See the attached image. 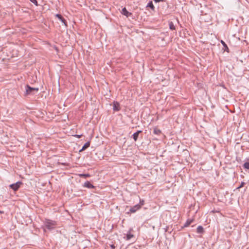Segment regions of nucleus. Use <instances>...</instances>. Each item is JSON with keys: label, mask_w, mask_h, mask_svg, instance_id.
<instances>
[{"label": "nucleus", "mask_w": 249, "mask_h": 249, "mask_svg": "<svg viewBox=\"0 0 249 249\" xmlns=\"http://www.w3.org/2000/svg\"><path fill=\"white\" fill-rule=\"evenodd\" d=\"M56 225V223L55 221L50 219H46L44 222V227L49 230L54 229Z\"/></svg>", "instance_id": "1"}, {"label": "nucleus", "mask_w": 249, "mask_h": 249, "mask_svg": "<svg viewBox=\"0 0 249 249\" xmlns=\"http://www.w3.org/2000/svg\"><path fill=\"white\" fill-rule=\"evenodd\" d=\"M25 95H33L36 93L38 90V88H32L28 85L25 86Z\"/></svg>", "instance_id": "2"}, {"label": "nucleus", "mask_w": 249, "mask_h": 249, "mask_svg": "<svg viewBox=\"0 0 249 249\" xmlns=\"http://www.w3.org/2000/svg\"><path fill=\"white\" fill-rule=\"evenodd\" d=\"M22 184V182L18 181L15 183L10 184L9 187L11 189H12L14 191H17L20 188V187Z\"/></svg>", "instance_id": "3"}, {"label": "nucleus", "mask_w": 249, "mask_h": 249, "mask_svg": "<svg viewBox=\"0 0 249 249\" xmlns=\"http://www.w3.org/2000/svg\"><path fill=\"white\" fill-rule=\"evenodd\" d=\"M143 205V203L142 204V205L140 204H136L135 206L132 207L130 208L129 210V212L131 213H134L137 211L139 210L141 208V206Z\"/></svg>", "instance_id": "4"}, {"label": "nucleus", "mask_w": 249, "mask_h": 249, "mask_svg": "<svg viewBox=\"0 0 249 249\" xmlns=\"http://www.w3.org/2000/svg\"><path fill=\"white\" fill-rule=\"evenodd\" d=\"M121 13L127 18L129 17H130L132 15V14L131 13L128 12L127 10V9L125 7H124L122 9Z\"/></svg>", "instance_id": "5"}, {"label": "nucleus", "mask_w": 249, "mask_h": 249, "mask_svg": "<svg viewBox=\"0 0 249 249\" xmlns=\"http://www.w3.org/2000/svg\"><path fill=\"white\" fill-rule=\"evenodd\" d=\"M56 17L62 22V23L65 26H67V23L66 19L60 14H56Z\"/></svg>", "instance_id": "6"}, {"label": "nucleus", "mask_w": 249, "mask_h": 249, "mask_svg": "<svg viewBox=\"0 0 249 249\" xmlns=\"http://www.w3.org/2000/svg\"><path fill=\"white\" fill-rule=\"evenodd\" d=\"M113 110L115 111H118L120 110V104L118 102H113Z\"/></svg>", "instance_id": "7"}, {"label": "nucleus", "mask_w": 249, "mask_h": 249, "mask_svg": "<svg viewBox=\"0 0 249 249\" xmlns=\"http://www.w3.org/2000/svg\"><path fill=\"white\" fill-rule=\"evenodd\" d=\"M131 230L130 229L126 234H124L125 236L124 237L126 240H129L131 239L133 236V234L131 233Z\"/></svg>", "instance_id": "8"}, {"label": "nucleus", "mask_w": 249, "mask_h": 249, "mask_svg": "<svg viewBox=\"0 0 249 249\" xmlns=\"http://www.w3.org/2000/svg\"><path fill=\"white\" fill-rule=\"evenodd\" d=\"M142 132V131H141V130H138L137 132L134 133L132 135V137L133 138V139H134V140L135 142L137 141L138 137H139V135L140 134V133H141Z\"/></svg>", "instance_id": "9"}, {"label": "nucleus", "mask_w": 249, "mask_h": 249, "mask_svg": "<svg viewBox=\"0 0 249 249\" xmlns=\"http://www.w3.org/2000/svg\"><path fill=\"white\" fill-rule=\"evenodd\" d=\"M84 187H86L89 189L94 188L95 187L89 181H87L84 183L83 185Z\"/></svg>", "instance_id": "10"}, {"label": "nucleus", "mask_w": 249, "mask_h": 249, "mask_svg": "<svg viewBox=\"0 0 249 249\" xmlns=\"http://www.w3.org/2000/svg\"><path fill=\"white\" fill-rule=\"evenodd\" d=\"M90 146V142H88L85 143V144L82 146V148L80 150V152L85 150L87 148H88Z\"/></svg>", "instance_id": "11"}, {"label": "nucleus", "mask_w": 249, "mask_h": 249, "mask_svg": "<svg viewBox=\"0 0 249 249\" xmlns=\"http://www.w3.org/2000/svg\"><path fill=\"white\" fill-rule=\"evenodd\" d=\"M221 43L223 45V47H224V51H226L227 52H229V48L228 47V46L226 44V43L224 41H223V40L221 41Z\"/></svg>", "instance_id": "12"}, {"label": "nucleus", "mask_w": 249, "mask_h": 249, "mask_svg": "<svg viewBox=\"0 0 249 249\" xmlns=\"http://www.w3.org/2000/svg\"><path fill=\"white\" fill-rule=\"evenodd\" d=\"M146 7L151 8L153 10L155 9L152 1H149L147 3Z\"/></svg>", "instance_id": "13"}, {"label": "nucleus", "mask_w": 249, "mask_h": 249, "mask_svg": "<svg viewBox=\"0 0 249 249\" xmlns=\"http://www.w3.org/2000/svg\"><path fill=\"white\" fill-rule=\"evenodd\" d=\"M193 222V219H188L183 225V227H187L189 226Z\"/></svg>", "instance_id": "14"}, {"label": "nucleus", "mask_w": 249, "mask_h": 249, "mask_svg": "<svg viewBox=\"0 0 249 249\" xmlns=\"http://www.w3.org/2000/svg\"><path fill=\"white\" fill-rule=\"evenodd\" d=\"M204 232V229L202 226H199L197 228V232L198 233H202Z\"/></svg>", "instance_id": "15"}, {"label": "nucleus", "mask_w": 249, "mask_h": 249, "mask_svg": "<svg viewBox=\"0 0 249 249\" xmlns=\"http://www.w3.org/2000/svg\"><path fill=\"white\" fill-rule=\"evenodd\" d=\"M169 28L170 30H176V27L174 25V23L172 21H170L169 22Z\"/></svg>", "instance_id": "16"}, {"label": "nucleus", "mask_w": 249, "mask_h": 249, "mask_svg": "<svg viewBox=\"0 0 249 249\" xmlns=\"http://www.w3.org/2000/svg\"><path fill=\"white\" fill-rule=\"evenodd\" d=\"M153 133L156 135H160L161 133V131L158 128L155 127L154 128Z\"/></svg>", "instance_id": "17"}, {"label": "nucleus", "mask_w": 249, "mask_h": 249, "mask_svg": "<svg viewBox=\"0 0 249 249\" xmlns=\"http://www.w3.org/2000/svg\"><path fill=\"white\" fill-rule=\"evenodd\" d=\"M78 176L81 178H87L90 177V175L89 174H79Z\"/></svg>", "instance_id": "18"}, {"label": "nucleus", "mask_w": 249, "mask_h": 249, "mask_svg": "<svg viewBox=\"0 0 249 249\" xmlns=\"http://www.w3.org/2000/svg\"><path fill=\"white\" fill-rule=\"evenodd\" d=\"M243 167L245 169H249V162H246L244 163L243 165Z\"/></svg>", "instance_id": "19"}, {"label": "nucleus", "mask_w": 249, "mask_h": 249, "mask_svg": "<svg viewBox=\"0 0 249 249\" xmlns=\"http://www.w3.org/2000/svg\"><path fill=\"white\" fill-rule=\"evenodd\" d=\"M32 3L35 4L36 6L38 5L37 1L36 0H30Z\"/></svg>", "instance_id": "20"}, {"label": "nucleus", "mask_w": 249, "mask_h": 249, "mask_svg": "<svg viewBox=\"0 0 249 249\" xmlns=\"http://www.w3.org/2000/svg\"><path fill=\"white\" fill-rule=\"evenodd\" d=\"M245 183L244 182H242L241 183L239 187H238L237 188V189H239V188H242V187H243V186H244V185H245Z\"/></svg>", "instance_id": "21"}, {"label": "nucleus", "mask_w": 249, "mask_h": 249, "mask_svg": "<svg viewBox=\"0 0 249 249\" xmlns=\"http://www.w3.org/2000/svg\"><path fill=\"white\" fill-rule=\"evenodd\" d=\"M74 137L77 138H80L82 137V135H74Z\"/></svg>", "instance_id": "22"}, {"label": "nucleus", "mask_w": 249, "mask_h": 249, "mask_svg": "<svg viewBox=\"0 0 249 249\" xmlns=\"http://www.w3.org/2000/svg\"><path fill=\"white\" fill-rule=\"evenodd\" d=\"M155 2H159L160 1H163L164 0H153Z\"/></svg>", "instance_id": "23"}, {"label": "nucleus", "mask_w": 249, "mask_h": 249, "mask_svg": "<svg viewBox=\"0 0 249 249\" xmlns=\"http://www.w3.org/2000/svg\"><path fill=\"white\" fill-rule=\"evenodd\" d=\"M111 248L113 249H114L115 247V246L114 245H111Z\"/></svg>", "instance_id": "24"}, {"label": "nucleus", "mask_w": 249, "mask_h": 249, "mask_svg": "<svg viewBox=\"0 0 249 249\" xmlns=\"http://www.w3.org/2000/svg\"><path fill=\"white\" fill-rule=\"evenodd\" d=\"M3 212L0 211V213H3Z\"/></svg>", "instance_id": "25"}]
</instances>
